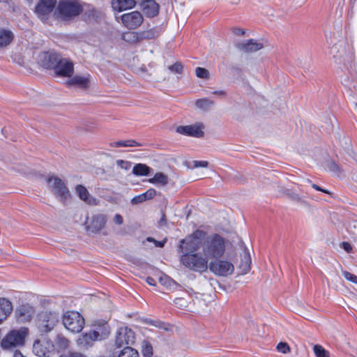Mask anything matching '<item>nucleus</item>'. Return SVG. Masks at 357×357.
I'll return each instance as SVG.
<instances>
[{"label": "nucleus", "mask_w": 357, "mask_h": 357, "mask_svg": "<svg viewBox=\"0 0 357 357\" xmlns=\"http://www.w3.org/2000/svg\"><path fill=\"white\" fill-rule=\"evenodd\" d=\"M181 302H183V300L182 298H177L176 301H175V303L176 304H178V303H181Z\"/></svg>", "instance_id": "nucleus-56"}, {"label": "nucleus", "mask_w": 357, "mask_h": 357, "mask_svg": "<svg viewBox=\"0 0 357 357\" xmlns=\"http://www.w3.org/2000/svg\"><path fill=\"white\" fill-rule=\"evenodd\" d=\"M8 0H0L1 2H6Z\"/></svg>", "instance_id": "nucleus-57"}, {"label": "nucleus", "mask_w": 357, "mask_h": 357, "mask_svg": "<svg viewBox=\"0 0 357 357\" xmlns=\"http://www.w3.org/2000/svg\"><path fill=\"white\" fill-rule=\"evenodd\" d=\"M56 0H40L35 8V13L41 20H45L55 7Z\"/></svg>", "instance_id": "nucleus-13"}, {"label": "nucleus", "mask_w": 357, "mask_h": 357, "mask_svg": "<svg viewBox=\"0 0 357 357\" xmlns=\"http://www.w3.org/2000/svg\"><path fill=\"white\" fill-rule=\"evenodd\" d=\"M330 54L333 56L334 61L337 63H342V59L344 53V48L342 43L333 45L330 48Z\"/></svg>", "instance_id": "nucleus-24"}, {"label": "nucleus", "mask_w": 357, "mask_h": 357, "mask_svg": "<svg viewBox=\"0 0 357 357\" xmlns=\"http://www.w3.org/2000/svg\"><path fill=\"white\" fill-rule=\"evenodd\" d=\"M343 275L347 280L357 284V276L347 271L343 272Z\"/></svg>", "instance_id": "nucleus-44"}, {"label": "nucleus", "mask_w": 357, "mask_h": 357, "mask_svg": "<svg viewBox=\"0 0 357 357\" xmlns=\"http://www.w3.org/2000/svg\"><path fill=\"white\" fill-rule=\"evenodd\" d=\"M203 128V125L198 123L192 125L178 126L176 131L181 135L199 138L204 136Z\"/></svg>", "instance_id": "nucleus-12"}, {"label": "nucleus", "mask_w": 357, "mask_h": 357, "mask_svg": "<svg viewBox=\"0 0 357 357\" xmlns=\"http://www.w3.org/2000/svg\"><path fill=\"white\" fill-rule=\"evenodd\" d=\"M119 357H139V354L136 349L130 347H126L120 352Z\"/></svg>", "instance_id": "nucleus-33"}, {"label": "nucleus", "mask_w": 357, "mask_h": 357, "mask_svg": "<svg viewBox=\"0 0 357 357\" xmlns=\"http://www.w3.org/2000/svg\"><path fill=\"white\" fill-rule=\"evenodd\" d=\"M89 84V75H75L68 81L69 85H76L80 88L86 89Z\"/></svg>", "instance_id": "nucleus-26"}, {"label": "nucleus", "mask_w": 357, "mask_h": 357, "mask_svg": "<svg viewBox=\"0 0 357 357\" xmlns=\"http://www.w3.org/2000/svg\"><path fill=\"white\" fill-rule=\"evenodd\" d=\"M63 324L69 331L78 333L84 328V319L79 312L68 311L63 314Z\"/></svg>", "instance_id": "nucleus-6"}, {"label": "nucleus", "mask_w": 357, "mask_h": 357, "mask_svg": "<svg viewBox=\"0 0 357 357\" xmlns=\"http://www.w3.org/2000/svg\"><path fill=\"white\" fill-rule=\"evenodd\" d=\"M59 321V313L56 311H43L39 314L41 331L47 333L52 330Z\"/></svg>", "instance_id": "nucleus-9"}, {"label": "nucleus", "mask_w": 357, "mask_h": 357, "mask_svg": "<svg viewBox=\"0 0 357 357\" xmlns=\"http://www.w3.org/2000/svg\"><path fill=\"white\" fill-rule=\"evenodd\" d=\"M121 20L125 27L128 29H135L142 24L144 17L140 12L135 10L123 14Z\"/></svg>", "instance_id": "nucleus-10"}, {"label": "nucleus", "mask_w": 357, "mask_h": 357, "mask_svg": "<svg viewBox=\"0 0 357 357\" xmlns=\"http://www.w3.org/2000/svg\"><path fill=\"white\" fill-rule=\"evenodd\" d=\"M12 310L13 306L11 302L4 298H0V324L6 319Z\"/></svg>", "instance_id": "nucleus-23"}, {"label": "nucleus", "mask_w": 357, "mask_h": 357, "mask_svg": "<svg viewBox=\"0 0 357 357\" xmlns=\"http://www.w3.org/2000/svg\"><path fill=\"white\" fill-rule=\"evenodd\" d=\"M312 187L314 189H315L316 190L321 191V192H325V193H328V190L321 188H320L319 185H317V184L313 183V184L312 185Z\"/></svg>", "instance_id": "nucleus-51"}, {"label": "nucleus", "mask_w": 357, "mask_h": 357, "mask_svg": "<svg viewBox=\"0 0 357 357\" xmlns=\"http://www.w3.org/2000/svg\"><path fill=\"white\" fill-rule=\"evenodd\" d=\"M263 44L253 39L237 45V47L245 52H255L263 48Z\"/></svg>", "instance_id": "nucleus-19"}, {"label": "nucleus", "mask_w": 357, "mask_h": 357, "mask_svg": "<svg viewBox=\"0 0 357 357\" xmlns=\"http://www.w3.org/2000/svg\"><path fill=\"white\" fill-rule=\"evenodd\" d=\"M47 181L49 188L61 202H65L70 197V192L61 178L51 176Z\"/></svg>", "instance_id": "nucleus-8"}, {"label": "nucleus", "mask_w": 357, "mask_h": 357, "mask_svg": "<svg viewBox=\"0 0 357 357\" xmlns=\"http://www.w3.org/2000/svg\"><path fill=\"white\" fill-rule=\"evenodd\" d=\"M208 166V162L206 160H195L193 161V167L195 168H206Z\"/></svg>", "instance_id": "nucleus-45"}, {"label": "nucleus", "mask_w": 357, "mask_h": 357, "mask_svg": "<svg viewBox=\"0 0 357 357\" xmlns=\"http://www.w3.org/2000/svg\"><path fill=\"white\" fill-rule=\"evenodd\" d=\"M327 167L330 171L335 174H337L340 172V168L338 165L333 161L328 162Z\"/></svg>", "instance_id": "nucleus-46"}, {"label": "nucleus", "mask_w": 357, "mask_h": 357, "mask_svg": "<svg viewBox=\"0 0 357 357\" xmlns=\"http://www.w3.org/2000/svg\"><path fill=\"white\" fill-rule=\"evenodd\" d=\"M292 199H293L294 200H295V201H297V202H300V201H301V198H300V197L298 196V195H296V194H295V195H294L292 196Z\"/></svg>", "instance_id": "nucleus-55"}, {"label": "nucleus", "mask_w": 357, "mask_h": 357, "mask_svg": "<svg viewBox=\"0 0 357 357\" xmlns=\"http://www.w3.org/2000/svg\"><path fill=\"white\" fill-rule=\"evenodd\" d=\"M29 2H31L33 0H27Z\"/></svg>", "instance_id": "nucleus-58"}, {"label": "nucleus", "mask_w": 357, "mask_h": 357, "mask_svg": "<svg viewBox=\"0 0 357 357\" xmlns=\"http://www.w3.org/2000/svg\"><path fill=\"white\" fill-rule=\"evenodd\" d=\"M146 201L143 193L141 194V195H137L135 197H134L132 199H131V203L132 204H140V203H142Z\"/></svg>", "instance_id": "nucleus-43"}, {"label": "nucleus", "mask_w": 357, "mask_h": 357, "mask_svg": "<svg viewBox=\"0 0 357 357\" xmlns=\"http://www.w3.org/2000/svg\"><path fill=\"white\" fill-rule=\"evenodd\" d=\"M213 93L218 96H225V92L224 91H215L213 92Z\"/></svg>", "instance_id": "nucleus-53"}, {"label": "nucleus", "mask_w": 357, "mask_h": 357, "mask_svg": "<svg viewBox=\"0 0 357 357\" xmlns=\"http://www.w3.org/2000/svg\"><path fill=\"white\" fill-rule=\"evenodd\" d=\"M109 333L108 326L104 324L99 331H91L82 334L77 340V344L83 349L91 347L95 341L105 338Z\"/></svg>", "instance_id": "nucleus-4"}, {"label": "nucleus", "mask_w": 357, "mask_h": 357, "mask_svg": "<svg viewBox=\"0 0 357 357\" xmlns=\"http://www.w3.org/2000/svg\"><path fill=\"white\" fill-rule=\"evenodd\" d=\"M144 322L150 326H153L159 329H162L164 331H168L169 329V325L161 321L160 320H153L150 319H144Z\"/></svg>", "instance_id": "nucleus-31"}, {"label": "nucleus", "mask_w": 357, "mask_h": 357, "mask_svg": "<svg viewBox=\"0 0 357 357\" xmlns=\"http://www.w3.org/2000/svg\"><path fill=\"white\" fill-rule=\"evenodd\" d=\"M146 200L153 199L156 195V190L153 188H149L147 191L143 193Z\"/></svg>", "instance_id": "nucleus-42"}, {"label": "nucleus", "mask_w": 357, "mask_h": 357, "mask_svg": "<svg viewBox=\"0 0 357 357\" xmlns=\"http://www.w3.org/2000/svg\"><path fill=\"white\" fill-rule=\"evenodd\" d=\"M113 222L117 225H121L123 223V218L120 214H116L113 218Z\"/></svg>", "instance_id": "nucleus-48"}, {"label": "nucleus", "mask_w": 357, "mask_h": 357, "mask_svg": "<svg viewBox=\"0 0 357 357\" xmlns=\"http://www.w3.org/2000/svg\"><path fill=\"white\" fill-rule=\"evenodd\" d=\"M208 268L214 275L220 277H227L234 271V266L230 261L220 258L210 261Z\"/></svg>", "instance_id": "nucleus-7"}, {"label": "nucleus", "mask_w": 357, "mask_h": 357, "mask_svg": "<svg viewBox=\"0 0 357 357\" xmlns=\"http://www.w3.org/2000/svg\"><path fill=\"white\" fill-rule=\"evenodd\" d=\"M251 258L248 250H244L241 255V262L238 265L239 274L245 275L250 270Z\"/></svg>", "instance_id": "nucleus-21"}, {"label": "nucleus", "mask_w": 357, "mask_h": 357, "mask_svg": "<svg viewBox=\"0 0 357 357\" xmlns=\"http://www.w3.org/2000/svg\"><path fill=\"white\" fill-rule=\"evenodd\" d=\"M61 57L56 53L44 54L42 63L46 68L56 69Z\"/></svg>", "instance_id": "nucleus-20"}, {"label": "nucleus", "mask_w": 357, "mask_h": 357, "mask_svg": "<svg viewBox=\"0 0 357 357\" xmlns=\"http://www.w3.org/2000/svg\"><path fill=\"white\" fill-rule=\"evenodd\" d=\"M139 40L145 39H153L158 36V31L155 29H150L144 31L138 32Z\"/></svg>", "instance_id": "nucleus-32"}, {"label": "nucleus", "mask_w": 357, "mask_h": 357, "mask_svg": "<svg viewBox=\"0 0 357 357\" xmlns=\"http://www.w3.org/2000/svg\"><path fill=\"white\" fill-rule=\"evenodd\" d=\"M187 242V236L179 241L178 249L182 253L180 262L191 271L199 273L206 271L210 261L198 246L189 248Z\"/></svg>", "instance_id": "nucleus-2"}, {"label": "nucleus", "mask_w": 357, "mask_h": 357, "mask_svg": "<svg viewBox=\"0 0 357 357\" xmlns=\"http://www.w3.org/2000/svg\"><path fill=\"white\" fill-rule=\"evenodd\" d=\"M13 38V33L10 30L0 29V48L9 45Z\"/></svg>", "instance_id": "nucleus-27"}, {"label": "nucleus", "mask_w": 357, "mask_h": 357, "mask_svg": "<svg viewBox=\"0 0 357 357\" xmlns=\"http://www.w3.org/2000/svg\"><path fill=\"white\" fill-rule=\"evenodd\" d=\"M146 240L148 241H150V242H153L156 247H160V248H162L164 246L165 243H166V241H167V239L165 238L162 241H158L153 239L151 237H148Z\"/></svg>", "instance_id": "nucleus-47"}, {"label": "nucleus", "mask_w": 357, "mask_h": 357, "mask_svg": "<svg viewBox=\"0 0 357 357\" xmlns=\"http://www.w3.org/2000/svg\"><path fill=\"white\" fill-rule=\"evenodd\" d=\"M34 308L29 305H20L15 312L17 319L22 322L30 321L35 314Z\"/></svg>", "instance_id": "nucleus-17"}, {"label": "nucleus", "mask_w": 357, "mask_h": 357, "mask_svg": "<svg viewBox=\"0 0 357 357\" xmlns=\"http://www.w3.org/2000/svg\"><path fill=\"white\" fill-rule=\"evenodd\" d=\"M159 282L166 287L171 286V284L172 282V280L166 275L161 274V275L159 277Z\"/></svg>", "instance_id": "nucleus-39"}, {"label": "nucleus", "mask_w": 357, "mask_h": 357, "mask_svg": "<svg viewBox=\"0 0 357 357\" xmlns=\"http://www.w3.org/2000/svg\"><path fill=\"white\" fill-rule=\"evenodd\" d=\"M60 16L64 20H69L84 13L89 18L96 17L97 11L91 5L82 4L78 0L60 1L57 7Z\"/></svg>", "instance_id": "nucleus-3"}, {"label": "nucleus", "mask_w": 357, "mask_h": 357, "mask_svg": "<svg viewBox=\"0 0 357 357\" xmlns=\"http://www.w3.org/2000/svg\"><path fill=\"white\" fill-rule=\"evenodd\" d=\"M107 217L104 214H95L88 220L86 229L93 233L100 231L105 226Z\"/></svg>", "instance_id": "nucleus-15"}, {"label": "nucleus", "mask_w": 357, "mask_h": 357, "mask_svg": "<svg viewBox=\"0 0 357 357\" xmlns=\"http://www.w3.org/2000/svg\"><path fill=\"white\" fill-rule=\"evenodd\" d=\"M54 350V345L47 340L35 341L33 345V353L40 357H49Z\"/></svg>", "instance_id": "nucleus-14"}, {"label": "nucleus", "mask_w": 357, "mask_h": 357, "mask_svg": "<svg viewBox=\"0 0 357 357\" xmlns=\"http://www.w3.org/2000/svg\"><path fill=\"white\" fill-rule=\"evenodd\" d=\"M136 5L135 0H112V7L118 12L131 9Z\"/></svg>", "instance_id": "nucleus-22"}, {"label": "nucleus", "mask_w": 357, "mask_h": 357, "mask_svg": "<svg viewBox=\"0 0 357 357\" xmlns=\"http://www.w3.org/2000/svg\"><path fill=\"white\" fill-rule=\"evenodd\" d=\"M150 170V167L146 165L139 163L134 166L132 173L136 176H147L149 174Z\"/></svg>", "instance_id": "nucleus-30"}, {"label": "nucleus", "mask_w": 357, "mask_h": 357, "mask_svg": "<svg viewBox=\"0 0 357 357\" xmlns=\"http://www.w3.org/2000/svg\"><path fill=\"white\" fill-rule=\"evenodd\" d=\"M148 182L153 184L165 185L168 183V177L162 172L156 173L153 178L148 179Z\"/></svg>", "instance_id": "nucleus-29"}, {"label": "nucleus", "mask_w": 357, "mask_h": 357, "mask_svg": "<svg viewBox=\"0 0 357 357\" xmlns=\"http://www.w3.org/2000/svg\"><path fill=\"white\" fill-rule=\"evenodd\" d=\"M143 10L149 17H154L159 12V5L153 0L146 1L143 5Z\"/></svg>", "instance_id": "nucleus-25"}, {"label": "nucleus", "mask_w": 357, "mask_h": 357, "mask_svg": "<svg viewBox=\"0 0 357 357\" xmlns=\"http://www.w3.org/2000/svg\"><path fill=\"white\" fill-rule=\"evenodd\" d=\"M313 350L317 357H329L328 352L321 345H314Z\"/></svg>", "instance_id": "nucleus-36"}, {"label": "nucleus", "mask_w": 357, "mask_h": 357, "mask_svg": "<svg viewBox=\"0 0 357 357\" xmlns=\"http://www.w3.org/2000/svg\"><path fill=\"white\" fill-rule=\"evenodd\" d=\"M58 340H59L60 343L62 344V346L63 347H68V341L66 338L65 337H59Z\"/></svg>", "instance_id": "nucleus-50"}, {"label": "nucleus", "mask_w": 357, "mask_h": 357, "mask_svg": "<svg viewBox=\"0 0 357 357\" xmlns=\"http://www.w3.org/2000/svg\"><path fill=\"white\" fill-rule=\"evenodd\" d=\"M75 192L80 199L89 205H97L98 201L96 198L90 195L88 190L82 185H77Z\"/></svg>", "instance_id": "nucleus-18"}, {"label": "nucleus", "mask_w": 357, "mask_h": 357, "mask_svg": "<svg viewBox=\"0 0 357 357\" xmlns=\"http://www.w3.org/2000/svg\"><path fill=\"white\" fill-rule=\"evenodd\" d=\"M122 38L129 43H135L139 40L138 32H128L122 35Z\"/></svg>", "instance_id": "nucleus-35"}, {"label": "nucleus", "mask_w": 357, "mask_h": 357, "mask_svg": "<svg viewBox=\"0 0 357 357\" xmlns=\"http://www.w3.org/2000/svg\"><path fill=\"white\" fill-rule=\"evenodd\" d=\"M27 333V329L25 328L11 331L1 340V345L2 348L4 349H10L17 346L23 345Z\"/></svg>", "instance_id": "nucleus-5"}, {"label": "nucleus", "mask_w": 357, "mask_h": 357, "mask_svg": "<svg viewBox=\"0 0 357 357\" xmlns=\"http://www.w3.org/2000/svg\"><path fill=\"white\" fill-rule=\"evenodd\" d=\"M146 282L149 284V285H151V286H155V280L151 278V277H148L146 278Z\"/></svg>", "instance_id": "nucleus-52"}, {"label": "nucleus", "mask_w": 357, "mask_h": 357, "mask_svg": "<svg viewBox=\"0 0 357 357\" xmlns=\"http://www.w3.org/2000/svg\"><path fill=\"white\" fill-rule=\"evenodd\" d=\"M342 248L347 252H350L352 250V246L348 242H343L342 243Z\"/></svg>", "instance_id": "nucleus-49"}, {"label": "nucleus", "mask_w": 357, "mask_h": 357, "mask_svg": "<svg viewBox=\"0 0 357 357\" xmlns=\"http://www.w3.org/2000/svg\"><path fill=\"white\" fill-rule=\"evenodd\" d=\"M135 340L133 331L128 327H121L116 332L115 344L118 347L134 343Z\"/></svg>", "instance_id": "nucleus-11"}, {"label": "nucleus", "mask_w": 357, "mask_h": 357, "mask_svg": "<svg viewBox=\"0 0 357 357\" xmlns=\"http://www.w3.org/2000/svg\"><path fill=\"white\" fill-rule=\"evenodd\" d=\"M213 101L208 98L199 99L195 102L196 106L202 109H206L213 105Z\"/></svg>", "instance_id": "nucleus-34"}, {"label": "nucleus", "mask_w": 357, "mask_h": 357, "mask_svg": "<svg viewBox=\"0 0 357 357\" xmlns=\"http://www.w3.org/2000/svg\"><path fill=\"white\" fill-rule=\"evenodd\" d=\"M183 69V66L179 62H176L174 64L169 66V70L174 73L181 74Z\"/></svg>", "instance_id": "nucleus-38"}, {"label": "nucleus", "mask_w": 357, "mask_h": 357, "mask_svg": "<svg viewBox=\"0 0 357 357\" xmlns=\"http://www.w3.org/2000/svg\"><path fill=\"white\" fill-rule=\"evenodd\" d=\"M74 71V65L68 59L61 58L54 70L55 74L60 77H71Z\"/></svg>", "instance_id": "nucleus-16"}, {"label": "nucleus", "mask_w": 357, "mask_h": 357, "mask_svg": "<svg viewBox=\"0 0 357 357\" xmlns=\"http://www.w3.org/2000/svg\"><path fill=\"white\" fill-rule=\"evenodd\" d=\"M195 74L197 77L202 79H208L209 78V72L208 70L204 68L197 67L195 69Z\"/></svg>", "instance_id": "nucleus-37"}, {"label": "nucleus", "mask_w": 357, "mask_h": 357, "mask_svg": "<svg viewBox=\"0 0 357 357\" xmlns=\"http://www.w3.org/2000/svg\"><path fill=\"white\" fill-rule=\"evenodd\" d=\"M112 147H134L141 146L139 143L133 139L119 140L109 144Z\"/></svg>", "instance_id": "nucleus-28"}, {"label": "nucleus", "mask_w": 357, "mask_h": 357, "mask_svg": "<svg viewBox=\"0 0 357 357\" xmlns=\"http://www.w3.org/2000/svg\"><path fill=\"white\" fill-rule=\"evenodd\" d=\"M13 357H25V356H24L21 352L16 351L14 354Z\"/></svg>", "instance_id": "nucleus-54"}, {"label": "nucleus", "mask_w": 357, "mask_h": 357, "mask_svg": "<svg viewBox=\"0 0 357 357\" xmlns=\"http://www.w3.org/2000/svg\"><path fill=\"white\" fill-rule=\"evenodd\" d=\"M188 248L198 246L202 254L212 261L221 258L226 250V241L219 234H207L202 230L197 229L187 236Z\"/></svg>", "instance_id": "nucleus-1"}, {"label": "nucleus", "mask_w": 357, "mask_h": 357, "mask_svg": "<svg viewBox=\"0 0 357 357\" xmlns=\"http://www.w3.org/2000/svg\"><path fill=\"white\" fill-rule=\"evenodd\" d=\"M277 349L282 354H287L290 351L289 345L285 342H280L277 346Z\"/></svg>", "instance_id": "nucleus-41"}, {"label": "nucleus", "mask_w": 357, "mask_h": 357, "mask_svg": "<svg viewBox=\"0 0 357 357\" xmlns=\"http://www.w3.org/2000/svg\"><path fill=\"white\" fill-rule=\"evenodd\" d=\"M116 165L121 169L128 170L131 167L132 163L127 160H116Z\"/></svg>", "instance_id": "nucleus-40"}]
</instances>
